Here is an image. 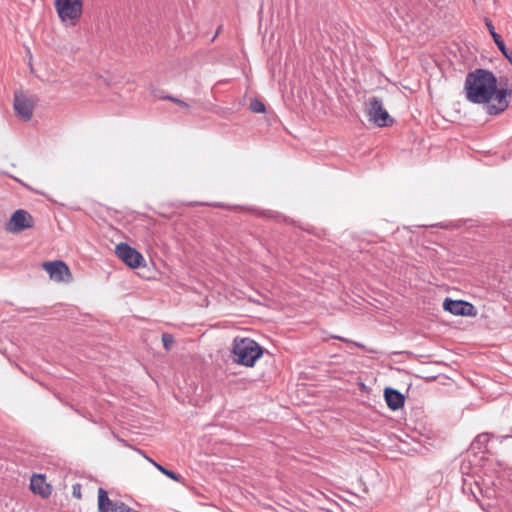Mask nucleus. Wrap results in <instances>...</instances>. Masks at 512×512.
Here are the masks:
<instances>
[{
  "label": "nucleus",
  "mask_w": 512,
  "mask_h": 512,
  "mask_svg": "<svg viewBox=\"0 0 512 512\" xmlns=\"http://www.w3.org/2000/svg\"><path fill=\"white\" fill-rule=\"evenodd\" d=\"M508 60L509 62L512 64V52L508 51V49L506 48V54H503Z\"/></svg>",
  "instance_id": "22"
},
{
  "label": "nucleus",
  "mask_w": 512,
  "mask_h": 512,
  "mask_svg": "<svg viewBox=\"0 0 512 512\" xmlns=\"http://www.w3.org/2000/svg\"><path fill=\"white\" fill-rule=\"evenodd\" d=\"M149 461L161 472V473H166V468L163 467L162 465L156 463L155 461H153L152 459H149Z\"/></svg>",
  "instance_id": "20"
},
{
  "label": "nucleus",
  "mask_w": 512,
  "mask_h": 512,
  "mask_svg": "<svg viewBox=\"0 0 512 512\" xmlns=\"http://www.w3.org/2000/svg\"><path fill=\"white\" fill-rule=\"evenodd\" d=\"M73 496L77 499H81V486L80 484L73 485Z\"/></svg>",
  "instance_id": "18"
},
{
  "label": "nucleus",
  "mask_w": 512,
  "mask_h": 512,
  "mask_svg": "<svg viewBox=\"0 0 512 512\" xmlns=\"http://www.w3.org/2000/svg\"><path fill=\"white\" fill-rule=\"evenodd\" d=\"M34 226V218L26 210H16L6 224V231L20 233Z\"/></svg>",
  "instance_id": "6"
},
{
  "label": "nucleus",
  "mask_w": 512,
  "mask_h": 512,
  "mask_svg": "<svg viewBox=\"0 0 512 512\" xmlns=\"http://www.w3.org/2000/svg\"><path fill=\"white\" fill-rule=\"evenodd\" d=\"M485 23H486V26L495 42V44L497 45V47L499 48V50L503 53V54H506V46H505V43L503 42V40L501 39V36L496 33L495 29H494V26L492 24V22L489 20V19H486L485 20Z\"/></svg>",
  "instance_id": "13"
},
{
  "label": "nucleus",
  "mask_w": 512,
  "mask_h": 512,
  "mask_svg": "<svg viewBox=\"0 0 512 512\" xmlns=\"http://www.w3.org/2000/svg\"><path fill=\"white\" fill-rule=\"evenodd\" d=\"M83 7V0H54L55 11L65 27H75L79 24Z\"/></svg>",
  "instance_id": "3"
},
{
  "label": "nucleus",
  "mask_w": 512,
  "mask_h": 512,
  "mask_svg": "<svg viewBox=\"0 0 512 512\" xmlns=\"http://www.w3.org/2000/svg\"><path fill=\"white\" fill-rule=\"evenodd\" d=\"M41 267L48 273L50 280L58 283L72 281V273L68 265L62 260L45 261Z\"/></svg>",
  "instance_id": "5"
},
{
  "label": "nucleus",
  "mask_w": 512,
  "mask_h": 512,
  "mask_svg": "<svg viewBox=\"0 0 512 512\" xmlns=\"http://www.w3.org/2000/svg\"><path fill=\"white\" fill-rule=\"evenodd\" d=\"M116 255L130 268L142 266L144 258L140 252L126 243H120L115 248Z\"/></svg>",
  "instance_id": "7"
},
{
  "label": "nucleus",
  "mask_w": 512,
  "mask_h": 512,
  "mask_svg": "<svg viewBox=\"0 0 512 512\" xmlns=\"http://www.w3.org/2000/svg\"><path fill=\"white\" fill-rule=\"evenodd\" d=\"M133 512H139V511L134 510Z\"/></svg>",
  "instance_id": "25"
},
{
  "label": "nucleus",
  "mask_w": 512,
  "mask_h": 512,
  "mask_svg": "<svg viewBox=\"0 0 512 512\" xmlns=\"http://www.w3.org/2000/svg\"><path fill=\"white\" fill-rule=\"evenodd\" d=\"M229 209L233 210V211H241V212H255L253 209H249V208H245V207H241V206L229 207Z\"/></svg>",
  "instance_id": "19"
},
{
  "label": "nucleus",
  "mask_w": 512,
  "mask_h": 512,
  "mask_svg": "<svg viewBox=\"0 0 512 512\" xmlns=\"http://www.w3.org/2000/svg\"><path fill=\"white\" fill-rule=\"evenodd\" d=\"M387 406L392 410H397L404 405V396L392 388H386L384 391Z\"/></svg>",
  "instance_id": "11"
},
{
  "label": "nucleus",
  "mask_w": 512,
  "mask_h": 512,
  "mask_svg": "<svg viewBox=\"0 0 512 512\" xmlns=\"http://www.w3.org/2000/svg\"><path fill=\"white\" fill-rule=\"evenodd\" d=\"M119 501H113L108 497L106 490L103 488L98 489V510L99 512H112L114 505Z\"/></svg>",
  "instance_id": "12"
},
{
  "label": "nucleus",
  "mask_w": 512,
  "mask_h": 512,
  "mask_svg": "<svg viewBox=\"0 0 512 512\" xmlns=\"http://www.w3.org/2000/svg\"><path fill=\"white\" fill-rule=\"evenodd\" d=\"M30 489L33 493L40 495L42 498H47L51 495V487L41 474L32 476Z\"/></svg>",
  "instance_id": "10"
},
{
  "label": "nucleus",
  "mask_w": 512,
  "mask_h": 512,
  "mask_svg": "<svg viewBox=\"0 0 512 512\" xmlns=\"http://www.w3.org/2000/svg\"><path fill=\"white\" fill-rule=\"evenodd\" d=\"M443 307L446 311L454 315L471 316L474 314V307L472 304L463 300L445 299Z\"/></svg>",
  "instance_id": "9"
},
{
  "label": "nucleus",
  "mask_w": 512,
  "mask_h": 512,
  "mask_svg": "<svg viewBox=\"0 0 512 512\" xmlns=\"http://www.w3.org/2000/svg\"><path fill=\"white\" fill-rule=\"evenodd\" d=\"M34 102L22 93H16L14 97V109L16 115L24 121H29L33 114Z\"/></svg>",
  "instance_id": "8"
},
{
  "label": "nucleus",
  "mask_w": 512,
  "mask_h": 512,
  "mask_svg": "<svg viewBox=\"0 0 512 512\" xmlns=\"http://www.w3.org/2000/svg\"><path fill=\"white\" fill-rule=\"evenodd\" d=\"M464 90L466 98L474 104H486V111L490 115L504 112L508 106V97L512 91L497 88L495 75L485 69H476L469 72L465 79Z\"/></svg>",
  "instance_id": "1"
},
{
  "label": "nucleus",
  "mask_w": 512,
  "mask_h": 512,
  "mask_svg": "<svg viewBox=\"0 0 512 512\" xmlns=\"http://www.w3.org/2000/svg\"><path fill=\"white\" fill-rule=\"evenodd\" d=\"M250 110L254 113H264L265 105L258 99H254L250 103Z\"/></svg>",
  "instance_id": "14"
},
{
  "label": "nucleus",
  "mask_w": 512,
  "mask_h": 512,
  "mask_svg": "<svg viewBox=\"0 0 512 512\" xmlns=\"http://www.w3.org/2000/svg\"><path fill=\"white\" fill-rule=\"evenodd\" d=\"M125 505H126V504H125V503H123V502H121V501H120V502H118V504H117V505H114L115 507H114V509L112 510V512H122V509H124Z\"/></svg>",
  "instance_id": "21"
},
{
  "label": "nucleus",
  "mask_w": 512,
  "mask_h": 512,
  "mask_svg": "<svg viewBox=\"0 0 512 512\" xmlns=\"http://www.w3.org/2000/svg\"><path fill=\"white\" fill-rule=\"evenodd\" d=\"M366 113L370 122L378 127H387L393 124V119L377 97H371L366 102Z\"/></svg>",
  "instance_id": "4"
},
{
  "label": "nucleus",
  "mask_w": 512,
  "mask_h": 512,
  "mask_svg": "<svg viewBox=\"0 0 512 512\" xmlns=\"http://www.w3.org/2000/svg\"><path fill=\"white\" fill-rule=\"evenodd\" d=\"M334 338H335V339H338V340H341V341H344V342H346V341H347L346 339H344V338H342V337H338V336H335Z\"/></svg>",
  "instance_id": "24"
},
{
  "label": "nucleus",
  "mask_w": 512,
  "mask_h": 512,
  "mask_svg": "<svg viewBox=\"0 0 512 512\" xmlns=\"http://www.w3.org/2000/svg\"><path fill=\"white\" fill-rule=\"evenodd\" d=\"M162 99L170 100V101L178 104L179 106H181L183 108H188V104L186 102H184L183 100H180L178 98H175V97H172V96H165Z\"/></svg>",
  "instance_id": "16"
},
{
  "label": "nucleus",
  "mask_w": 512,
  "mask_h": 512,
  "mask_svg": "<svg viewBox=\"0 0 512 512\" xmlns=\"http://www.w3.org/2000/svg\"><path fill=\"white\" fill-rule=\"evenodd\" d=\"M165 476L169 477L170 479L174 480V481H177L179 482L180 481V476L178 474H176L175 472L171 471V470H166V473H164Z\"/></svg>",
  "instance_id": "17"
},
{
  "label": "nucleus",
  "mask_w": 512,
  "mask_h": 512,
  "mask_svg": "<svg viewBox=\"0 0 512 512\" xmlns=\"http://www.w3.org/2000/svg\"><path fill=\"white\" fill-rule=\"evenodd\" d=\"M263 355V348L249 337H235L231 347V358L234 363L245 367H254Z\"/></svg>",
  "instance_id": "2"
},
{
  "label": "nucleus",
  "mask_w": 512,
  "mask_h": 512,
  "mask_svg": "<svg viewBox=\"0 0 512 512\" xmlns=\"http://www.w3.org/2000/svg\"><path fill=\"white\" fill-rule=\"evenodd\" d=\"M134 509L130 508L129 506L125 505L124 509H122V512H133Z\"/></svg>",
  "instance_id": "23"
},
{
  "label": "nucleus",
  "mask_w": 512,
  "mask_h": 512,
  "mask_svg": "<svg viewBox=\"0 0 512 512\" xmlns=\"http://www.w3.org/2000/svg\"><path fill=\"white\" fill-rule=\"evenodd\" d=\"M161 340L166 350H170L172 345L174 344V337L169 333H163Z\"/></svg>",
  "instance_id": "15"
}]
</instances>
